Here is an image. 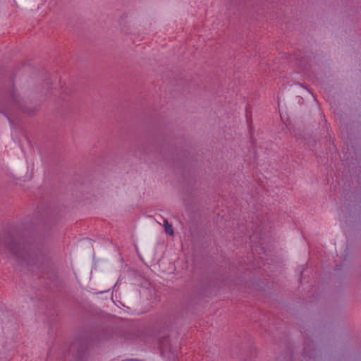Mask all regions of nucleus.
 Returning a JSON list of instances; mask_svg holds the SVG:
<instances>
[{
    "mask_svg": "<svg viewBox=\"0 0 361 361\" xmlns=\"http://www.w3.org/2000/svg\"><path fill=\"white\" fill-rule=\"evenodd\" d=\"M85 346H82L81 347V349L79 350L78 352V356H82V355L85 353Z\"/></svg>",
    "mask_w": 361,
    "mask_h": 361,
    "instance_id": "20e7f679",
    "label": "nucleus"
},
{
    "mask_svg": "<svg viewBox=\"0 0 361 361\" xmlns=\"http://www.w3.org/2000/svg\"><path fill=\"white\" fill-rule=\"evenodd\" d=\"M9 252L18 259H26L27 250L19 245L12 244L8 246Z\"/></svg>",
    "mask_w": 361,
    "mask_h": 361,
    "instance_id": "f257e3e1",
    "label": "nucleus"
},
{
    "mask_svg": "<svg viewBox=\"0 0 361 361\" xmlns=\"http://www.w3.org/2000/svg\"><path fill=\"white\" fill-rule=\"evenodd\" d=\"M164 226L166 233L171 236H173L174 235L173 226L171 224L169 223V221L166 219H164Z\"/></svg>",
    "mask_w": 361,
    "mask_h": 361,
    "instance_id": "7ed1b4c3",
    "label": "nucleus"
},
{
    "mask_svg": "<svg viewBox=\"0 0 361 361\" xmlns=\"http://www.w3.org/2000/svg\"><path fill=\"white\" fill-rule=\"evenodd\" d=\"M10 97H11V100L13 103V104L16 107V108H20V101H19V99H18V96L17 95L15 90L13 88H12L11 90H10Z\"/></svg>",
    "mask_w": 361,
    "mask_h": 361,
    "instance_id": "f03ea898",
    "label": "nucleus"
},
{
    "mask_svg": "<svg viewBox=\"0 0 361 361\" xmlns=\"http://www.w3.org/2000/svg\"><path fill=\"white\" fill-rule=\"evenodd\" d=\"M307 348H308V347H307V344L305 343V348H304V350H305V353H307V350H307Z\"/></svg>",
    "mask_w": 361,
    "mask_h": 361,
    "instance_id": "39448f33",
    "label": "nucleus"
}]
</instances>
